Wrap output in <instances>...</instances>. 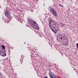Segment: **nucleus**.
<instances>
[{
	"label": "nucleus",
	"instance_id": "39448f33",
	"mask_svg": "<svg viewBox=\"0 0 78 78\" xmlns=\"http://www.w3.org/2000/svg\"><path fill=\"white\" fill-rule=\"evenodd\" d=\"M0 55H2L3 56H6V53L5 52V51H2L1 52Z\"/></svg>",
	"mask_w": 78,
	"mask_h": 78
},
{
	"label": "nucleus",
	"instance_id": "6ab92c4d",
	"mask_svg": "<svg viewBox=\"0 0 78 78\" xmlns=\"http://www.w3.org/2000/svg\"><path fill=\"white\" fill-rule=\"evenodd\" d=\"M60 39H62V37H61V38H60Z\"/></svg>",
	"mask_w": 78,
	"mask_h": 78
},
{
	"label": "nucleus",
	"instance_id": "9b49d317",
	"mask_svg": "<svg viewBox=\"0 0 78 78\" xmlns=\"http://www.w3.org/2000/svg\"><path fill=\"white\" fill-rule=\"evenodd\" d=\"M7 18L8 19H11V18H12V17H10L9 15V16H8Z\"/></svg>",
	"mask_w": 78,
	"mask_h": 78
},
{
	"label": "nucleus",
	"instance_id": "f3484780",
	"mask_svg": "<svg viewBox=\"0 0 78 78\" xmlns=\"http://www.w3.org/2000/svg\"><path fill=\"white\" fill-rule=\"evenodd\" d=\"M67 44H65V46H67Z\"/></svg>",
	"mask_w": 78,
	"mask_h": 78
},
{
	"label": "nucleus",
	"instance_id": "f257e3e1",
	"mask_svg": "<svg viewBox=\"0 0 78 78\" xmlns=\"http://www.w3.org/2000/svg\"><path fill=\"white\" fill-rule=\"evenodd\" d=\"M49 26L50 28L54 33L57 34L58 31V34L61 33V30H59L58 27V24L56 23L55 21L51 19H49Z\"/></svg>",
	"mask_w": 78,
	"mask_h": 78
},
{
	"label": "nucleus",
	"instance_id": "f03ea898",
	"mask_svg": "<svg viewBox=\"0 0 78 78\" xmlns=\"http://www.w3.org/2000/svg\"><path fill=\"white\" fill-rule=\"evenodd\" d=\"M48 9L49 10H50V12L52 13L54 16L56 17H58V13H57V12L53 9V7L51 6H49L48 8Z\"/></svg>",
	"mask_w": 78,
	"mask_h": 78
},
{
	"label": "nucleus",
	"instance_id": "7ed1b4c3",
	"mask_svg": "<svg viewBox=\"0 0 78 78\" xmlns=\"http://www.w3.org/2000/svg\"><path fill=\"white\" fill-rule=\"evenodd\" d=\"M27 20L28 22L29 23V24L31 26H32L34 25V23H33V21L32 20H30V18H27Z\"/></svg>",
	"mask_w": 78,
	"mask_h": 78
},
{
	"label": "nucleus",
	"instance_id": "f8f14e48",
	"mask_svg": "<svg viewBox=\"0 0 78 78\" xmlns=\"http://www.w3.org/2000/svg\"><path fill=\"white\" fill-rule=\"evenodd\" d=\"M60 25H61V26H62V27H63V26H64V24H63V23H61L60 24Z\"/></svg>",
	"mask_w": 78,
	"mask_h": 78
},
{
	"label": "nucleus",
	"instance_id": "423d86ee",
	"mask_svg": "<svg viewBox=\"0 0 78 78\" xmlns=\"http://www.w3.org/2000/svg\"><path fill=\"white\" fill-rule=\"evenodd\" d=\"M49 76L51 78H57L56 77V76L54 73H49Z\"/></svg>",
	"mask_w": 78,
	"mask_h": 78
},
{
	"label": "nucleus",
	"instance_id": "a211bd4d",
	"mask_svg": "<svg viewBox=\"0 0 78 78\" xmlns=\"http://www.w3.org/2000/svg\"><path fill=\"white\" fill-rule=\"evenodd\" d=\"M2 75V73H1L0 72V75Z\"/></svg>",
	"mask_w": 78,
	"mask_h": 78
},
{
	"label": "nucleus",
	"instance_id": "aec40b11",
	"mask_svg": "<svg viewBox=\"0 0 78 78\" xmlns=\"http://www.w3.org/2000/svg\"><path fill=\"white\" fill-rule=\"evenodd\" d=\"M65 38H64V39H63V40H65Z\"/></svg>",
	"mask_w": 78,
	"mask_h": 78
},
{
	"label": "nucleus",
	"instance_id": "2eb2a0df",
	"mask_svg": "<svg viewBox=\"0 0 78 78\" xmlns=\"http://www.w3.org/2000/svg\"><path fill=\"white\" fill-rule=\"evenodd\" d=\"M33 23H34V24H37V23H36V22H34L33 21Z\"/></svg>",
	"mask_w": 78,
	"mask_h": 78
},
{
	"label": "nucleus",
	"instance_id": "6e6552de",
	"mask_svg": "<svg viewBox=\"0 0 78 78\" xmlns=\"http://www.w3.org/2000/svg\"><path fill=\"white\" fill-rule=\"evenodd\" d=\"M62 37H63V38H67V37L66 36V35L65 34L63 35V36H62Z\"/></svg>",
	"mask_w": 78,
	"mask_h": 78
},
{
	"label": "nucleus",
	"instance_id": "ddd939ff",
	"mask_svg": "<svg viewBox=\"0 0 78 78\" xmlns=\"http://www.w3.org/2000/svg\"><path fill=\"white\" fill-rule=\"evenodd\" d=\"M76 46L77 47V48H78V43L76 44Z\"/></svg>",
	"mask_w": 78,
	"mask_h": 78
},
{
	"label": "nucleus",
	"instance_id": "9d476101",
	"mask_svg": "<svg viewBox=\"0 0 78 78\" xmlns=\"http://www.w3.org/2000/svg\"><path fill=\"white\" fill-rule=\"evenodd\" d=\"M2 47L3 49H5V47L3 45H2Z\"/></svg>",
	"mask_w": 78,
	"mask_h": 78
},
{
	"label": "nucleus",
	"instance_id": "4468645a",
	"mask_svg": "<svg viewBox=\"0 0 78 78\" xmlns=\"http://www.w3.org/2000/svg\"><path fill=\"white\" fill-rule=\"evenodd\" d=\"M58 34V35L59 36H62V35H61V33L60 34Z\"/></svg>",
	"mask_w": 78,
	"mask_h": 78
},
{
	"label": "nucleus",
	"instance_id": "0eeeda50",
	"mask_svg": "<svg viewBox=\"0 0 78 78\" xmlns=\"http://www.w3.org/2000/svg\"><path fill=\"white\" fill-rule=\"evenodd\" d=\"M4 14L5 16L7 17L9 16V11L7 10L5 12Z\"/></svg>",
	"mask_w": 78,
	"mask_h": 78
},
{
	"label": "nucleus",
	"instance_id": "dca6fc26",
	"mask_svg": "<svg viewBox=\"0 0 78 78\" xmlns=\"http://www.w3.org/2000/svg\"><path fill=\"white\" fill-rule=\"evenodd\" d=\"M44 78H48V77H47V76H45Z\"/></svg>",
	"mask_w": 78,
	"mask_h": 78
},
{
	"label": "nucleus",
	"instance_id": "1a4fd4ad",
	"mask_svg": "<svg viewBox=\"0 0 78 78\" xmlns=\"http://www.w3.org/2000/svg\"><path fill=\"white\" fill-rule=\"evenodd\" d=\"M59 6H60V7H61V8H63V5H62L61 4H59L58 5Z\"/></svg>",
	"mask_w": 78,
	"mask_h": 78
},
{
	"label": "nucleus",
	"instance_id": "20e7f679",
	"mask_svg": "<svg viewBox=\"0 0 78 78\" xmlns=\"http://www.w3.org/2000/svg\"><path fill=\"white\" fill-rule=\"evenodd\" d=\"M32 27H34L35 29H36L37 30H39V26H37V24H34Z\"/></svg>",
	"mask_w": 78,
	"mask_h": 78
}]
</instances>
